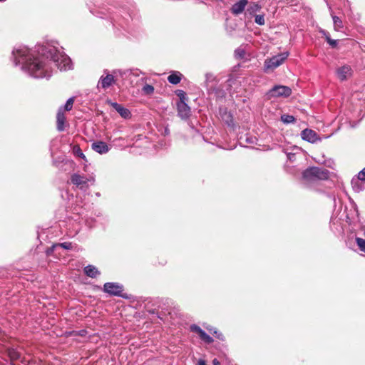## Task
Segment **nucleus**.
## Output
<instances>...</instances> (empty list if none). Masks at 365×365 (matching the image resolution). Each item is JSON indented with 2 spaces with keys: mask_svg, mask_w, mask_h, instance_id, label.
Instances as JSON below:
<instances>
[{
  "mask_svg": "<svg viewBox=\"0 0 365 365\" xmlns=\"http://www.w3.org/2000/svg\"><path fill=\"white\" fill-rule=\"evenodd\" d=\"M235 53L237 58H242L245 55V51L243 48H238L235 50Z\"/></svg>",
  "mask_w": 365,
  "mask_h": 365,
  "instance_id": "30",
  "label": "nucleus"
},
{
  "mask_svg": "<svg viewBox=\"0 0 365 365\" xmlns=\"http://www.w3.org/2000/svg\"><path fill=\"white\" fill-rule=\"evenodd\" d=\"M292 93L291 88L287 86H277L269 91L268 95L270 97H287Z\"/></svg>",
  "mask_w": 365,
  "mask_h": 365,
  "instance_id": "5",
  "label": "nucleus"
},
{
  "mask_svg": "<svg viewBox=\"0 0 365 365\" xmlns=\"http://www.w3.org/2000/svg\"><path fill=\"white\" fill-rule=\"evenodd\" d=\"M190 330L197 334L200 339L205 342L207 344L212 342V339L208 334H207L200 327L197 325H192L190 327Z\"/></svg>",
  "mask_w": 365,
  "mask_h": 365,
  "instance_id": "10",
  "label": "nucleus"
},
{
  "mask_svg": "<svg viewBox=\"0 0 365 365\" xmlns=\"http://www.w3.org/2000/svg\"><path fill=\"white\" fill-rule=\"evenodd\" d=\"M226 117L227 118H223L224 120H225V122L227 123V124H230V123H232V117L230 114L227 115L226 114Z\"/></svg>",
  "mask_w": 365,
  "mask_h": 365,
  "instance_id": "34",
  "label": "nucleus"
},
{
  "mask_svg": "<svg viewBox=\"0 0 365 365\" xmlns=\"http://www.w3.org/2000/svg\"><path fill=\"white\" fill-rule=\"evenodd\" d=\"M320 32L324 35L326 37V39L328 42V43L331 46V47H336V45H337V41L336 40H333L331 39L329 34L324 30H321Z\"/></svg>",
  "mask_w": 365,
  "mask_h": 365,
  "instance_id": "23",
  "label": "nucleus"
},
{
  "mask_svg": "<svg viewBox=\"0 0 365 365\" xmlns=\"http://www.w3.org/2000/svg\"><path fill=\"white\" fill-rule=\"evenodd\" d=\"M247 4V0H239L237 3H235L232 6V7L231 9L232 14H234L235 15H238V14H241L244 11Z\"/></svg>",
  "mask_w": 365,
  "mask_h": 365,
  "instance_id": "16",
  "label": "nucleus"
},
{
  "mask_svg": "<svg viewBox=\"0 0 365 365\" xmlns=\"http://www.w3.org/2000/svg\"><path fill=\"white\" fill-rule=\"evenodd\" d=\"M104 291L110 294L118 295L123 291V287L117 283L107 282L104 284Z\"/></svg>",
  "mask_w": 365,
  "mask_h": 365,
  "instance_id": "8",
  "label": "nucleus"
},
{
  "mask_svg": "<svg viewBox=\"0 0 365 365\" xmlns=\"http://www.w3.org/2000/svg\"><path fill=\"white\" fill-rule=\"evenodd\" d=\"M197 365H206V363H205V361L204 360L200 359V360L198 361Z\"/></svg>",
  "mask_w": 365,
  "mask_h": 365,
  "instance_id": "35",
  "label": "nucleus"
},
{
  "mask_svg": "<svg viewBox=\"0 0 365 365\" xmlns=\"http://www.w3.org/2000/svg\"><path fill=\"white\" fill-rule=\"evenodd\" d=\"M73 102H74V99L73 98H70L67 101H66V103L64 106V109H63V110H71L72 107H73Z\"/></svg>",
  "mask_w": 365,
  "mask_h": 365,
  "instance_id": "29",
  "label": "nucleus"
},
{
  "mask_svg": "<svg viewBox=\"0 0 365 365\" xmlns=\"http://www.w3.org/2000/svg\"><path fill=\"white\" fill-rule=\"evenodd\" d=\"M8 354L11 361L19 359L21 357V354L14 349H9Z\"/></svg>",
  "mask_w": 365,
  "mask_h": 365,
  "instance_id": "22",
  "label": "nucleus"
},
{
  "mask_svg": "<svg viewBox=\"0 0 365 365\" xmlns=\"http://www.w3.org/2000/svg\"><path fill=\"white\" fill-rule=\"evenodd\" d=\"M180 98H182L185 101L184 93L181 91H180Z\"/></svg>",
  "mask_w": 365,
  "mask_h": 365,
  "instance_id": "36",
  "label": "nucleus"
},
{
  "mask_svg": "<svg viewBox=\"0 0 365 365\" xmlns=\"http://www.w3.org/2000/svg\"><path fill=\"white\" fill-rule=\"evenodd\" d=\"M287 57L288 53L285 52L276 55L270 58L266 59L264 61V71L266 72L274 71L275 68L282 65Z\"/></svg>",
  "mask_w": 365,
  "mask_h": 365,
  "instance_id": "4",
  "label": "nucleus"
},
{
  "mask_svg": "<svg viewBox=\"0 0 365 365\" xmlns=\"http://www.w3.org/2000/svg\"><path fill=\"white\" fill-rule=\"evenodd\" d=\"M356 244L359 247L360 250L365 253V240L357 237L356 239Z\"/></svg>",
  "mask_w": 365,
  "mask_h": 365,
  "instance_id": "26",
  "label": "nucleus"
},
{
  "mask_svg": "<svg viewBox=\"0 0 365 365\" xmlns=\"http://www.w3.org/2000/svg\"><path fill=\"white\" fill-rule=\"evenodd\" d=\"M281 120L284 123H290L294 121V117L290 115L284 114L281 116Z\"/></svg>",
  "mask_w": 365,
  "mask_h": 365,
  "instance_id": "24",
  "label": "nucleus"
},
{
  "mask_svg": "<svg viewBox=\"0 0 365 365\" xmlns=\"http://www.w3.org/2000/svg\"><path fill=\"white\" fill-rule=\"evenodd\" d=\"M92 148L96 152L100 153V154H104L108 152L109 148L108 145L102 141H98L93 143L92 144Z\"/></svg>",
  "mask_w": 365,
  "mask_h": 365,
  "instance_id": "15",
  "label": "nucleus"
},
{
  "mask_svg": "<svg viewBox=\"0 0 365 365\" xmlns=\"http://www.w3.org/2000/svg\"><path fill=\"white\" fill-rule=\"evenodd\" d=\"M168 80L172 84H178L181 80V74L179 72H174L168 77Z\"/></svg>",
  "mask_w": 365,
  "mask_h": 365,
  "instance_id": "20",
  "label": "nucleus"
},
{
  "mask_svg": "<svg viewBox=\"0 0 365 365\" xmlns=\"http://www.w3.org/2000/svg\"><path fill=\"white\" fill-rule=\"evenodd\" d=\"M260 9V6L257 4L254 3L252 5L250 6V12H256L258 11Z\"/></svg>",
  "mask_w": 365,
  "mask_h": 365,
  "instance_id": "32",
  "label": "nucleus"
},
{
  "mask_svg": "<svg viewBox=\"0 0 365 365\" xmlns=\"http://www.w3.org/2000/svg\"><path fill=\"white\" fill-rule=\"evenodd\" d=\"M153 91H154V88H153V86H152L150 85H145L143 88V92L145 94L150 95V94H152L153 93Z\"/></svg>",
  "mask_w": 365,
  "mask_h": 365,
  "instance_id": "28",
  "label": "nucleus"
},
{
  "mask_svg": "<svg viewBox=\"0 0 365 365\" xmlns=\"http://www.w3.org/2000/svg\"><path fill=\"white\" fill-rule=\"evenodd\" d=\"M57 247H63L66 250H71L72 248V245L71 242H63L60 244H56L53 246L52 249H56Z\"/></svg>",
  "mask_w": 365,
  "mask_h": 365,
  "instance_id": "25",
  "label": "nucleus"
},
{
  "mask_svg": "<svg viewBox=\"0 0 365 365\" xmlns=\"http://www.w3.org/2000/svg\"><path fill=\"white\" fill-rule=\"evenodd\" d=\"M329 177L327 170L317 167L307 169L303 173V178L307 182L316 180H325Z\"/></svg>",
  "mask_w": 365,
  "mask_h": 365,
  "instance_id": "3",
  "label": "nucleus"
},
{
  "mask_svg": "<svg viewBox=\"0 0 365 365\" xmlns=\"http://www.w3.org/2000/svg\"><path fill=\"white\" fill-rule=\"evenodd\" d=\"M73 153L76 155L81 158L82 159L86 158L85 155L83 153L81 149L78 146L73 147Z\"/></svg>",
  "mask_w": 365,
  "mask_h": 365,
  "instance_id": "27",
  "label": "nucleus"
},
{
  "mask_svg": "<svg viewBox=\"0 0 365 365\" xmlns=\"http://www.w3.org/2000/svg\"><path fill=\"white\" fill-rule=\"evenodd\" d=\"M255 22L259 25H264V16L262 15H257L255 16Z\"/></svg>",
  "mask_w": 365,
  "mask_h": 365,
  "instance_id": "31",
  "label": "nucleus"
},
{
  "mask_svg": "<svg viewBox=\"0 0 365 365\" xmlns=\"http://www.w3.org/2000/svg\"><path fill=\"white\" fill-rule=\"evenodd\" d=\"M113 73L115 74L116 77H121L123 78H130V76H138L140 75V71L137 69L133 70H117L114 71Z\"/></svg>",
  "mask_w": 365,
  "mask_h": 365,
  "instance_id": "12",
  "label": "nucleus"
},
{
  "mask_svg": "<svg viewBox=\"0 0 365 365\" xmlns=\"http://www.w3.org/2000/svg\"><path fill=\"white\" fill-rule=\"evenodd\" d=\"M333 22H334V29L336 31H339L343 28V22L342 21L336 16H332Z\"/></svg>",
  "mask_w": 365,
  "mask_h": 365,
  "instance_id": "21",
  "label": "nucleus"
},
{
  "mask_svg": "<svg viewBox=\"0 0 365 365\" xmlns=\"http://www.w3.org/2000/svg\"><path fill=\"white\" fill-rule=\"evenodd\" d=\"M365 181V168L359 173L356 178H353L351 180V185L353 189L356 192H359L364 187Z\"/></svg>",
  "mask_w": 365,
  "mask_h": 365,
  "instance_id": "7",
  "label": "nucleus"
},
{
  "mask_svg": "<svg viewBox=\"0 0 365 365\" xmlns=\"http://www.w3.org/2000/svg\"><path fill=\"white\" fill-rule=\"evenodd\" d=\"M115 77H116L115 75L113 76L110 74H107L106 76H101L98 82V86H101L104 89L108 88L115 82Z\"/></svg>",
  "mask_w": 365,
  "mask_h": 365,
  "instance_id": "13",
  "label": "nucleus"
},
{
  "mask_svg": "<svg viewBox=\"0 0 365 365\" xmlns=\"http://www.w3.org/2000/svg\"><path fill=\"white\" fill-rule=\"evenodd\" d=\"M352 71L349 66H343L336 70L337 77L344 81L351 76Z\"/></svg>",
  "mask_w": 365,
  "mask_h": 365,
  "instance_id": "11",
  "label": "nucleus"
},
{
  "mask_svg": "<svg viewBox=\"0 0 365 365\" xmlns=\"http://www.w3.org/2000/svg\"><path fill=\"white\" fill-rule=\"evenodd\" d=\"M213 334L220 339H223V336L222 334L219 333L217 330L213 331Z\"/></svg>",
  "mask_w": 365,
  "mask_h": 365,
  "instance_id": "33",
  "label": "nucleus"
},
{
  "mask_svg": "<svg viewBox=\"0 0 365 365\" xmlns=\"http://www.w3.org/2000/svg\"><path fill=\"white\" fill-rule=\"evenodd\" d=\"M16 64L21 65L22 70L34 78L51 76L48 66L40 58L36 57L34 52L26 46H20L13 51Z\"/></svg>",
  "mask_w": 365,
  "mask_h": 365,
  "instance_id": "1",
  "label": "nucleus"
},
{
  "mask_svg": "<svg viewBox=\"0 0 365 365\" xmlns=\"http://www.w3.org/2000/svg\"><path fill=\"white\" fill-rule=\"evenodd\" d=\"M108 103L113 108H115V110L120 115L121 117L124 118H128L130 117V113L127 108L123 107L117 103L109 102Z\"/></svg>",
  "mask_w": 365,
  "mask_h": 365,
  "instance_id": "14",
  "label": "nucleus"
},
{
  "mask_svg": "<svg viewBox=\"0 0 365 365\" xmlns=\"http://www.w3.org/2000/svg\"><path fill=\"white\" fill-rule=\"evenodd\" d=\"M43 55L47 58H50L61 71L71 68V62L68 56L60 52L55 46H48L42 50Z\"/></svg>",
  "mask_w": 365,
  "mask_h": 365,
  "instance_id": "2",
  "label": "nucleus"
},
{
  "mask_svg": "<svg viewBox=\"0 0 365 365\" xmlns=\"http://www.w3.org/2000/svg\"><path fill=\"white\" fill-rule=\"evenodd\" d=\"M301 137L304 140L311 143H315L322 140V138L314 130L308 128H306L302 131Z\"/></svg>",
  "mask_w": 365,
  "mask_h": 365,
  "instance_id": "6",
  "label": "nucleus"
},
{
  "mask_svg": "<svg viewBox=\"0 0 365 365\" xmlns=\"http://www.w3.org/2000/svg\"><path fill=\"white\" fill-rule=\"evenodd\" d=\"M178 114L182 118H187L190 115V107L185 103V101L181 98L180 102L178 103Z\"/></svg>",
  "mask_w": 365,
  "mask_h": 365,
  "instance_id": "9",
  "label": "nucleus"
},
{
  "mask_svg": "<svg viewBox=\"0 0 365 365\" xmlns=\"http://www.w3.org/2000/svg\"><path fill=\"white\" fill-rule=\"evenodd\" d=\"M57 128L58 130L61 131L64 130V123L66 120V117L64 115V110L63 108H59L57 113Z\"/></svg>",
  "mask_w": 365,
  "mask_h": 365,
  "instance_id": "18",
  "label": "nucleus"
},
{
  "mask_svg": "<svg viewBox=\"0 0 365 365\" xmlns=\"http://www.w3.org/2000/svg\"><path fill=\"white\" fill-rule=\"evenodd\" d=\"M213 364H214V365H219L220 364L219 361H217V360H214L213 361Z\"/></svg>",
  "mask_w": 365,
  "mask_h": 365,
  "instance_id": "37",
  "label": "nucleus"
},
{
  "mask_svg": "<svg viewBox=\"0 0 365 365\" xmlns=\"http://www.w3.org/2000/svg\"><path fill=\"white\" fill-rule=\"evenodd\" d=\"M84 271L85 273L90 277H96L100 274L97 268L92 265L86 267Z\"/></svg>",
  "mask_w": 365,
  "mask_h": 365,
  "instance_id": "19",
  "label": "nucleus"
},
{
  "mask_svg": "<svg viewBox=\"0 0 365 365\" xmlns=\"http://www.w3.org/2000/svg\"><path fill=\"white\" fill-rule=\"evenodd\" d=\"M71 180L73 184L77 186H80L81 188H83L84 185L86 184V182L88 181V178L78 174H73L71 176Z\"/></svg>",
  "mask_w": 365,
  "mask_h": 365,
  "instance_id": "17",
  "label": "nucleus"
}]
</instances>
